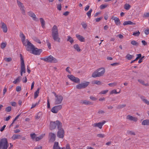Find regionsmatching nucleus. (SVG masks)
Listing matches in <instances>:
<instances>
[{
    "label": "nucleus",
    "instance_id": "f03ea898",
    "mask_svg": "<svg viewBox=\"0 0 149 149\" xmlns=\"http://www.w3.org/2000/svg\"><path fill=\"white\" fill-rule=\"evenodd\" d=\"M19 36L21 41L24 46L27 47H34L29 40L28 39L26 40V37L22 32H20Z\"/></svg>",
    "mask_w": 149,
    "mask_h": 149
},
{
    "label": "nucleus",
    "instance_id": "20e7f679",
    "mask_svg": "<svg viewBox=\"0 0 149 149\" xmlns=\"http://www.w3.org/2000/svg\"><path fill=\"white\" fill-rule=\"evenodd\" d=\"M105 72L104 68H100L95 71L92 74V77L93 78L102 76Z\"/></svg>",
    "mask_w": 149,
    "mask_h": 149
},
{
    "label": "nucleus",
    "instance_id": "c756f323",
    "mask_svg": "<svg viewBox=\"0 0 149 149\" xmlns=\"http://www.w3.org/2000/svg\"><path fill=\"white\" fill-rule=\"evenodd\" d=\"M114 22L117 25H120L121 23L119 18L117 17L115 19Z\"/></svg>",
    "mask_w": 149,
    "mask_h": 149
},
{
    "label": "nucleus",
    "instance_id": "473e14b6",
    "mask_svg": "<svg viewBox=\"0 0 149 149\" xmlns=\"http://www.w3.org/2000/svg\"><path fill=\"white\" fill-rule=\"evenodd\" d=\"M130 7H131V6L130 5H129L128 4L126 3L124 5V8L125 9L128 10L130 9Z\"/></svg>",
    "mask_w": 149,
    "mask_h": 149
},
{
    "label": "nucleus",
    "instance_id": "423d86ee",
    "mask_svg": "<svg viewBox=\"0 0 149 149\" xmlns=\"http://www.w3.org/2000/svg\"><path fill=\"white\" fill-rule=\"evenodd\" d=\"M8 144L7 139L4 138L0 141V149H7Z\"/></svg>",
    "mask_w": 149,
    "mask_h": 149
},
{
    "label": "nucleus",
    "instance_id": "69168bd1",
    "mask_svg": "<svg viewBox=\"0 0 149 149\" xmlns=\"http://www.w3.org/2000/svg\"><path fill=\"white\" fill-rule=\"evenodd\" d=\"M102 17H100L95 19V20L96 22H99L102 19Z\"/></svg>",
    "mask_w": 149,
    "mask_h": 149
},
{
    "label": "nucleus",
    "instance_id": "a19ab883",
    "mask_svg": "<svg viewBox=\"0 0 149 149\" xmlns=\"http://www.w3.org/2000/svg\"><path fill=\"white\" fill-rule=\"evenodd\" d=\"M117 83L115 82L113 83H109L108 84V85L112 87L116 86L117 85Z\"/></svg>",
    "mask_w": 149,
    "mask_h": 149
},
{
    "label": "nucleus",
    "instance_id": "a878e982",
    "mask_svg": "<svg viewBox=\"0 0 149 149\" xmlns=\"http://www.w3.org/2000/svg\"><path fill=\"white\" fill-rule=\"evenodd\" d=\"M142 125H149V120L146 119L143 120L142 122Z\"/></svg>",
    "mask_w": 149,
    "mask_h": 149
},
{
    "label": "nucleus",
    "instance_id": "f8f14e48",
    "mask_svg": "<svg viewBox=\"0 0 149 149\" xmlns=\"http://www.w3.org/2000/svg\"><path fill=\"white\" fill-rule=\"evenodd\" d=\"M55 104H57L61 103L63 100V96L61 95H58L57 97H56Z\"/></svg>",
    "mask_w": 149,
    "mask_h": 149
},
{
    "label": "nucleus",
    "instance_id": "e433bc0d",
    "mask_svg": "<svg viewBox=\"0 0 149 149\" xmlns=\"http://www.w3.org/2000/svg\"><path fill=\"white\" fill-rule=\"evenodd\" d=\"M92 11V10L91 9L89 11H88L87 13L86 14L88 17L90 18L91 16V13Z\"/></svg>",
    "mask_w": 149,
    "mask_h": 149
},
{
    "label": "nucleus",
    "instance_id": "58836bf2",
    "mask_svg": "<svg viewBox=\"0 0 149 149\" xmlns=\"http://www.w3.org/2000/svg\"><path fill=\"white\" fill-rule=\"evenodd\" d=\"M33 40L39 44L41 43V42L40 40L36 37H34L33 38Z\"/></svg>",
    "mask_w": 149,
    "mask_h": 149
},
{
    "label": "nucleus",
    "instance_id": "2f4dec72",
    "mask_svg": "<svg viewBox=\"0 0 149 149\" xmlns=\"http://www.w3.org/2000/svg\"><path fill=\"white\" fill-rule=\"evenodd\" d=\"M21 77L20 76H19L17 78L13 81V83L14 84H16L17 83L20 82V80L21 79Z\"/></svg>",
    "mask_w": 149,
    "mask_h": 149
},
{
    "label": "nucleus",
    "instance_id": "9d476101",
    "mask_svg": "<svg viewBox=\"0 0 149 149\" xmlns=\"http://www.w3.org/2000/svg\"><path fill=\"white\" fill-rule=\"evenodd\" d=\"M59 121L58 120H56V121H51L50 122L49 124V129L50 130H52L55 129L56 126L58 127V124L57 123L58 122L57 121Z\"/></svg>",
    "mask_w": 149,
    "mask_h": 149
},
{
    "label": "nucleus",
    "instance_id": "0e129e2a",
    "mask_svg": "<svg viewBox=\"0 0 149 149\" xmlns=\"http://www.w3.org/2000/svg\"><path fill=\"white\" fill-rule=\"evenodd\" d=\"M22 80L24 83H26L27 81V79L26 77H24L23 78Z\"/></svg>",
    "mask_w": 149,
    "mask_h": 149
},
{
    "label": "nucleus",
    "instance_id": "f704fd0d",
    "mask_svg": "<svg viewBox=\"0 0 149 149\" xmlns=\"http://www.w3.org/2000/svg\"><path fill=\"white\" fill-rule=\"evenodd\" d=\"M72 81L77 83H80V79L79 78L75 77V78H74Z\"/></svg>",
    "mask_w": 149,
    "mask_h": 149
},
{
    "label": "nucleus",
    "instance_id": "c9c22d12",
    "mask_svg": "<svg viewBox=\"0 0 149 149\" xmlns=\"http://www.w3.org/2000/svg\"><path fill=\"white\" fill-rule=\"evenodd\" d=\"M67 77L72 81H73L74 78H75V77L72 75H68Z\"/></svg>",
    "mask_w": 149,
    "mask_h": 149
},
{
    "label": "nucleus",
    "instance_id": "6ab92c4d",
    "mask_svg": "<svg viewBox=\"0 0 149 149\" xmlns=\"http://www.w3.org/2000/svg\"><path fill=\"white\" fill-rule=\"evenodd\" d=\"M76 36L77 39L80 41L83 42L85 41V39L82 36L77 34L76 35Z\"/></svg>",
    "mask_w": 149,
    "mask_h": 149
},
{
    "label": "nucleus",
    "instance_id": "4468645a",
    "mask_svg": "<svg viewBox=\"0 0 149 149\" xmlns=\"http://www.w3.org/2000/svg\"><path fill=\"white\" fill-rule=\"evenodd\" d=\"M42 51V49H38V48L35 47L33 49L32 53L35 55H39Z\"/></svg>",
    "mask_w": 149,
    "mask_h": 149
},
{
    "label": "nucleus",
    "instance_id": "4be33fe9",
    "mask_svg": "<svg viewBox=\"0 0 149 149\" xmlns=\"http://www.w3.org/2000/svg\"><path fill=\"white\" fill-rule=\"evenodd\" d=\"M53 149H61L58 146V143L57 142H55L53 146Z\"/></svg>",
    "mask_w": 149,
    "mask_h": 149
},
{
    "label": "nucleus",
    "instance_id": "aec40b11",
    "mask_svg": "<svg viewBox=\"0 0 149 149\" xmlns=\"http://www.w3.org/2000/svg\"><path fill=\"white\" fill-rule=\"evenodd\" d=\"M21 138V136L19 134H14L11 137V139L13 140H15L16 139H19Z\"/></svg>",
    "mask_w": 149,
    "mask_h": 149
},
{
    "label": "nucleus",
    "instance_id": "49530a36",
    "mask_svg": "<svg viewBox=\"0 0 149 149\" xmlns=\"http://www.w3.org/2000/svg\"><path fill=\"white\" fill-rule=\"evenodd\" d=\"M11 110V107L10 106H9L6 108L5 109V111L7 112H10Z\"/></svg>",
    "mask_w": 149,
    "mask_h": 149
},
{
    "label": "nucleus",
    "instance_id": "e2e57ef3",
    "mask_svg": "<svg viewBox=\"0 0 149 149\" xmlns=\"http://www.w3.org/2000/svg\"><path fill=\"white\" fill-rule=\"evenodd\" d=\"M144 32L146 35H148L149 34V29H146L144 30Z\"/></svg>",
    "mask_w": 149,
    "mask_h": 149
},
{
    "label": "nucleus",
    "instance_id": "de8ad7c7",
    "mask_svg": "<svg viewBox=\"0 0 149 149\" xmlns=\"http://www.w3.org/2000/svg\"><path fill=\"white\" fill-rule=\"evenodd\" d=\"M41 112H39L38 113L37 115L35 117L36 119H38L40 118V117H41Z\"/></svg>",
    "mask_w": 149,
    "mask_h": 149
},
{
    "label": "nucleus",
    "instance_id": "cd10ccee",
    "mask_svg": "<svg viewBox=\"0 0 149 149\" xmlns=\"http://www.w3.org/2000/svg\"><path fill=\"white\" fill-rule=\"evenodd\" d=\"M92 84H97L98 85L102 84V83L100 81L98 80H94L92 81Z\"/></svg>",
    "mask_w": 149,
    "mask_h": 149
},
{
    "label": "nucleus",
    "instance_id": "2eb2a0df",
    "mask_svg": "<svg viewBox=\"0 0 149 149\" xmlns=\"http://www.w3.org/2000/svg\"><path fill=\"white\" fill-rule=\"evenodd\" d=\"M49 137L50 139V141L53 142L55 140L56 136L54 134L50 132L49 134Z\"/></svg>",
    "mask_w": 149,
    "mask_h": 149
},
{
    "label": "nucleus",
    "instance_id": "393cba45",
    "mask_svg": "<svg viewBox=\"0 0 149 149\" xmlns=\"http://www.w3.org/2000/svg\"><path fill=\"white\" fill-rule=\"evenodd\" d=\"M40 89V88H38L37 91L35 92L34 94V98H36L38 95V94L39 93V90Z\"/></svg>",
    "mask_w": 149,
    "mask_h": 149
},
{
    "label": "nucleus",
    "instance_id": "7c9ffc66",
    "mask_svg": "<svg viewBox=\"0 0 149 149\" xmlns=\"http://www.w3.org/2000/svg\"><path fill=\"white\" fill-rule=\"evenodd\" d=\"M126 106V104H119L117 106L116 108L118 109H120L124 107H125Z\"/></svg>",
    "mask_w": 149,
    "mask_h": 149
},
{
    "label": "nucleus",
    "instance_id": "b1692460",
    "mask_svg": "<svg viewBox=\"0 0 149 149\" xmlns=\"http://www.w3.org/2000/svg\"><path fill=\"white\" fill-rule=\"evenodd\" d=\"M45 134H43L39 136L36 137V138L35 141H38L41 139L44 136H45Z\"/></svg>",
    "mask_w": 149,
    "mask_h": 149
},
{
    "label": "nucleus",
    "instance_id": "8fccbe9b",
    "mask_svg": "<svg viewBox=\"0 0 149 149\" xmlns=\"http://www.w3.org/2000/svg\"><path fill=\"white\" fill-rule=\"evenodd\" d=\"M131 43L133 45L138 46V43L135 41H132L131 42Z\"/></svg>",
    "mask_w": 149,
    "mask_h": 149
},
{
    "label": "nucleus",
    "instance_id": "72a5a7b5",
    "mask_svg": "<svg viewBox=\"0 0 149 149\" xmlns=\"http://www.w3.org/2000/svg\"><path fill=\"white\" fill-rule=\"evenodd\" d=\"M133 57V55H131L129 54H128L126 55V57L128 60H130Z\"/></svg>",
    "mask_w": 149,
    "mask_h": 149
},
{
    "label": "nucleus",
    "instance_id": "6e6552de",
    "mask_svg": "<svg viewBox=\"0 0 149 149\" xmlns=\"http://www.w3.org/2000/svg\"><path fill=\"white\" fill-rule=\"evenodd\" d=\"M90 82L86 81L85 83L79 84L76 86V88L78 89H81L86 87L89 84Z\"/></svg>",
    "mask_w": 149,
    "mask_h": 149
},
{
    "label": "nucleus",
    "instance_id": "bf43d9fd",
    "mask_svg": "<svg viewBox=\"0 0 149 149\" xmlns=\"http://www.w3.org/2000/svg\"><path fill=\"white\" fill-rule=\"evenodd\" d=\"M21 90V86H17L16 88V91H17L19 92Z\"/></svg>",
    "mask_w": 149,
    "mask_h": 149
},
{
    "label": "nucleus",
    "instance_id": "3c124183",
    "mask_svg": "<svg viewBox=\"0 0 149 149\" xmlns=\"http://www.w3.org/2000/svg\"><path fill=\"white\" fill-rule=\"evenodd\" d=\"M107 6V5L102 4L100 5V8L101 9H103L106 8Z\"/></svg>",
    "mask_w": 149,
    "mask_h": 149
},
{
    "label": "nucleus",
    "instance_id": "774afa93",
    "mask_svg": "<svg viewBox=\"0 0 149 149\" xmlns=\"http://www.w3.org/2000/svg\"><path fill=\"white\" fill-rule=\"evenodd\" d=\"M42 147L41 146L39 145L35 147L34 149H42Z\"/></svg>",
    "mask_w": 149,
    "mask_h": 149
},
{
    "label": "nucleus",
    "instance_id": "864d4df0",
    "mask_svg": "<svg viewBox=\"0 0 149 149\" xmlns=\"http://www.w3.org/2000/svg\"><path fill=\"white\" fill-rule=\"evenodd\" d=\"M61 149H71L69 144H67L66 145L65 148L64 147H63L61 148Z\"/></svg>",
    "mask_w": 149,
    "mask_h": 149
},
{
    "label": "nucleus",
    "instance_id": "9b49d317",
    "mask_svg": "<svg viewBox=\"0 0 149 149\" xmlns=\"http://www.w3.org/2000/svg\"><path fill=\"white\" fill-rule=\"evenodd\" d=\"M106 123L105 120H103L102 122L95 123L92 124V126L94 127H98L100 129L102 128V126Z\"/></svg>",
    "mask_w": 149,
    "mask_h": 149
},
{
    "label": "nucleus",
    "instance_id": "6e6d98bb",
    "mask_svg": "<svg viewBox=\"0 0 149 149\" xmlns=\"http://www.w3.org/2000/svg\"><path fill=\"white\" fill-rule=\"evenodd\" d=\"M39 102H40V100H39V101H38V102H37L35 104H32V107L31 108V109L33 108L34 107H35L36 106L38 105L39 104Z\"/></svg>",
    "mask_w": 149,
    "mask_h": 149
},
{
    "label": "nucleus",
    "instance_id": "680f3d73",
    "mask_svg": "<svg viewBox=\"0 0 149 149\" xmlns=\"http://www.w3.org/2000/svg\"><path fill=\"white\" fill-rule=\"evenodd\" d=\"M74 48L77 52H79L81 51V49H80V47H74Z\"/></svg>",
    "mask_w": 149,
    "mask_h": 149
},
{
    "label": "nucleus",
    "instance_id": "39448f33",
    "mask_svg": "<svg viewBox=\"0 0 149 149\" xmlns=\"http://www.w3.org/2000/svg\"><path fill=\"white\" fill-rule=\"evenodd\" d=\"M41 60L44 61L51 63H56L58 62V60L52 56L50 55L49 56H45V58H41Z\"/></svg>",
    "mask_w": 149,
    "mask_h": 149
},
{
    "label": "nucleus",
    "instance_id": "5701e85b",
    "mask_svg": "<svg viewBox=\"0 0 149 149\" xmlns=\"http://www.w3.org/2000/svg\"><path fill=\"white\" fill-rule=\"evenodd\" d=\"M40 21L42 27L44 29L45 28V21L42 18H40Z\"/></svg>",
    "mask_w": 149,
    "mask_h": 149
},
{
    "label": "nucleus",
    "instance_id": "0eeeda50",
    "mask_svg": "<svg viewBox=\"0 0 149 149\" xmlns=\"http://www.w3.org/2000/svg\"><path fill=\"white\" fill-rule=\"evenodd\" d=\"M20 59L21 61V70L20 71V74L21 76H22L23 73L26 72V69L25 66L24 61L22 55L20 54Z\"/></svg>",
    "mask_w": 149,
    "mask_h": 149
},
{
    "label": "nucleus",
    "instance_id": "338daca9",
    "mask_svg": "<svg viewBox=\"0 0 149 149\" xmlns=\"http://www.w3.org/2000/svg\"><path fill=\"white\" fill-rule=\"evenodd\" d=\"M119 64V63H115L111 64V65L112 66H116L118 65Z\"/></svg>",
    "mask_w": 149,
    "mask_h": 149
},
{
    "label": "nucleus",
    "instance_id": "dca6fc26",
    "mask_svg": "<svg viewBox=\"0 0 149 149\" xmlns=\"http://www.w3.org/2000/svg\"><path fill=\"white\" fill-rule=\"evenodd\" d=\"M0 27L2 29L4 33H6L8 29L6 25L4 22H2L1 23Z\"/></svg>",
    "mask_w": 149,
    "mask_h": 149
},
{
    "label": "nucleus",
    "instance_id": "09e8293b",
    "mask_svg": "<svg viewBox=\"0 0 149 149\" xmlns=\"http://www.w3.org/2000/svg\"><path fill=\"white\" fill-rule=\"evenodd\" d=\"M140 34V32H139V31H138L137 32H134L133 34V35L134 36H138Z\"/></svg>",
    "mask_w": 149,
    "mask_h": 149
},
{
    "label": "nucleus",
    "instance_id": "c03bdc74",
    "mask_svg": "<svg viewBox=\"0 0 149 149\" xmlns=\"http://www.w3.org/2000/svg\"><path fill=\"white\" fill-rule=\"evenodd\" d=\"M120 92H117L116 90H112L110 92V94H112L113 93H115L116 94H118Z\"/></svg>",
    "mask_w": 149,
    "mask_h": 149
},
{
    "label": "nucleus",
    "instance_id": "f257e3e1",
    "mask_svg": "<svg viewBox=\"0 0 149 149\" xmlns=\"http://www.w3.org/2000/svg\"><path fill=\"white\" fill-rule=\"evenodd\" d=\"M52 35L54 41L60 42V38L59 37L58 28L55 25H54L52 29Z\"/></svg>",
    "mask_w": 149,
    "mask_h": 149
},
{
    "label": "nucleus",
    "instance_id": "13d9d810",
    "mask_svg": "<svg viewBox=\"0 0 149 149\" xmlns=\"http://www.w3.org/2000/svg\"><path fill=\"white\" fill-rule=\"evenodd\" d=\"M108 90H106L102 91H101V92L100 93L101 94H106L108 92Z\"/></svg>",
    "mask_w": 149,
    "mask_h": 149
},
{
    "label": "nucleus",
    "instance_id": "ea45409f",
    "mask_svg": "<svg viewBox=\"0 0 149 149\" xmlns=\"http://www.w3.org/2000/svg\"><path fill=\"white\" fill-rule=\"evenodd\" d=\"M138 81L139 82H140V83L146 86H147L148 84H145L144 81H143V80H141V79H138Z\"/></svg>",
    "mask_w": 149,
    "mask_h": 149
},
{
    "label": "nucleus",
    "instance_id": "052dcab7",
    "mask_svg": "<svg viewBox=\"0 0 149 149\" xmlns=\"http://www.w3.org/2000/svg\"><path fill=\"white\" fill-rule=\"evenodd\" d=\"M57 8L59 10H61V4H58L57 6Z\"/></svg>",
    "mask_w": 149,
    "mask_h": 149
},
{
    "label": "nucleus",
    "instance_id": "5fc2aeb1",
    "mask_svg": "<svg viewBox=\"0 0 149 149\" xmlns=\"http://www.w3.org/2000/svg\"><path fill=\"white\" fill-rule=\"evenodd\" d=\"M4 60L8 62L11 61L12 58L10 57L8 58H4Z\"/></svg>",
    "mask_w": 149,
    "mask_h": 149
},
{
    "label": "nucleus",
    "instance_id": "412c9836",
    "mask_svg": "<svg viewBox=\"0 0 149 149\" xmlns=\"http://www.w3.org/2000/svg\"><path fill=\"white\" fill-rule=\"evenodd\" d=\"M136 24L135 23H134L130 21H125L123 23V25L124 26L127 25H135Z\"/></svg>",
    "mask_w": 149,
    "mask_h": 149
},
{
    "label": "nucleus",
    "instance_id": "c85d7f7f",
    "mask_svg": "<svg viewBox=\"0 0 149 149\" xmlns=\"http://www.w3.org/2000/svg\"><path fill=\"white\" fill-rule=\"evenodd\" d=\"M83 103L85 104L91 105L93 104V103L91 102L87 101L86 100H84L83 102Z\"/></svg>",
    "mask_w": 149,
    "mask_h": 149
},
{
    "label": "nucleus",
    "instance_id": "ddd939ff",
    "mask_svg": "<svg viewBox=\"0 0 149 149\" xmlns=\"http://www.w3.org/2000/svg\"><path fill=\"white\" fill-rule=\"evenodd\" d=\"M17 3L20 10H21L22 13L23 15L25 14V8L23 4L18 0H17Z\"/></svg>",
    "mask_w": 149,
    "mask_h": 149
},
{
    "label": "nucleus",
    "instance_id": "f3484780",
    "mask_svg": "<svg viewBox=\"0 0 149 149\" xmlns=\"http://www.w3.org/2000/svg\"><path fill=\"white\" fill-rule=\"evenodd\" d=\"M28 14L31 17H32V19L36 21H38V19L36 17V15L32 12H29L28 13Z\"/></svg>",
    "mask_w": 149,
    "mask_h": 149
},
{
    "label": "nucleus",
    "instance_id": "a18cd8bd",
    "mask_svg": "<svg viewBox=\"0 0 149 149\" xmlns=\"http://www.w3.org/2000/svg\"><path fill=\"white\" fill-rule=\"evenodd\" d=\"M36 135L35 133H33V134H30V136L31 137V138L33 140H34L35 139H36Z\"/></svg>",
    "mask_w": 149,
    "mask_h": 149
},
{
    "label": "nucleus",
    "instance_id": "603ef678",
    "mask_svg": "<svg viewBox=\"0 0 149 149\" xmlns=\"http://www.w3.org/2000/svg\"><path fill=\"white\" fill-rule=\"evenodd\" d=\"M141 98L144 102L147 104L148 101L146 99H144L143 96L141 97Z\"/></svg>",
    "mask_w": 149,
    "mask_h": 149
},
{
    "label": "nucleus",
    "instance_id": "37998d69",
    "mask_svg": "<svg viewBox=\"0 0 149 149\" xmlns=\"http://www.w3.org/2000/svg\"><path fill=\"white\" fill-rule=\"evenodd\" d=\"M97 136L100 138H103L105 136L104 134H97Z\"/></svg>",
    "mask_w": 149,
    "mask_h": 149
},
{
    "label": "nucleus",
    "instance_id": "a211bd4d",
    "mask_svg": "<svg viewBox=\"0 0 149 149\" xmlns=\"http://www.w3.org/2000/svg\"><path fill=\"white\" fill-rule=\"evenodd\" d=\"M127 119L130 120H133L135 122H136L138 120L137 118L130 115H128L127 116Z\"/></svg>",
    "mask_w": 149,
    "mask_h": 149
},
{
    "label": "nucleus",
    "instance_id": "4c0bfd02",
    "mask_svg": "<svg viewBox=\"0 0 149 149\" xmlns=\"http://www.w3.org/2000/svg\"><path fill=\"white\" fill-rule=\"evenodd\" d=\"M35 47H26V49L29 51L31 53H32L33 49Z\"/></svg>",
    "mask_w": 149,
    "mask_h": 149
},
{
    "label": "nucleus",
    "instance_id": "79ce46f5",
    "mask_svg": "<svg viewBox=\"0 0 149 149\" xmlns=\"http://www.w3.org/2000/svg\"><path fill=\"white\" fill-rule=\"evenodd\" d=\"M81 24L82 26V27L84 29H86L87 26V25L86 23L84 22H82L81 23Z\"/></svg>",
    "mask_w": 149,
    "mask_h": 149
},
{
    "label": "nucleus",
    "instance_id": "7ed1b4c3",
    "mask_svg": "<svg viewBox=\"0 0 149 149\" xmlns=\"http://www.w3.org/2000/svg\"><path fill=\"white\" fill-rule=\"evenodd\" d=\"M57 123L58 124V131L57 133V136L59 138H63L64 135V131L63 128H62V125L61 123L59 121H57Z\"/></svg>",
    "mask_w": 149,
    "mask_h": 149
},
{
    "label": "nucleus",
    "instance_id": "4d7b16f0",
    "mask_svg": "<svg viewBox=\"0 0 149 149\" xmlns=\"http://www.w3.org/2000/svg\"><path fill=\"white\" fill-rule=\"evenodd\" d=\"M144 17H149V12L148 13H145L143 15Z\"/></svg>",
    "mask_w": 149,
    "mask_h": 149
},
{
    "label": "nucleus",
    "instance_id": "bb28decb",
    "mask_svg": "<svg viewBox=\"0 0 149 149\" xmlns=\"http://www.w3.org/2000/svg\"><path fill=\"white\" fill-rule=\"evenodd\" d=\"M68 38L67 40V41H69L71 44L73 43L74 40L73 38L70 36H68L67 37Z\"/></svg>",
    "mask_w": 149,
    "mask_h": 149
},
{
    "label": "nucleus",
    "instance_id": "1a4fd4ad",
    "mask_svg": "<svg viewBox=\"0 0 149 149\" xmlns=\"http://www.w3.org/2000/svg\"><path fill=\"white\" fill-rule=\"evenodd\" d=\"M62 108V105H59L55 106L52 108L51 111L54 113H57L58 111L60 110Z\"/></svg>",
    "mask_w": 149,
    "mask_h": 149
}]
</instances>
